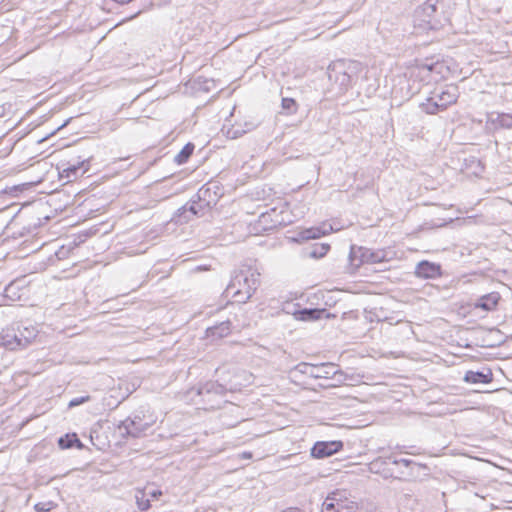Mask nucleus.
Wrapping results in <instances>:
<instances>
[{
    "instance_id": "1",
    "label": "nucleus",
    "mask_w": 512,
    "mask_h": 512,
    "mask_svg": "<svg viewBox=\"0 0 512 512\" xmlns=\"http://www.w3.org/2000/svg\"><path fill=\"white\" fill-rule=\"evenodd\" d=\"M260 275L255 261L242 264L226 287V296L231 295L237 303H246L260 284Z\"/></svg>"
},
{
    "instance_id": "2",
    "label": "nucleus",
    "mask_w": 512,
    "mask_h": 512,
    "mask_svg": "<svg viewBox=\"0 0 512 512\" xmlns=\"http://www.w3.org/2000/svg\"><path fill=\"white\" fill-rule=\"evenodd\" d=\"M361 70L362 65L360 62L340 59L328 66L327 74L331 82L337 84L340 90L346 91Z\"/></svg>"
},
{
    "instance_id": "3",
    "label": "nucleus",
    "mask_w": 512,
    "mask_h": 512,
    "mask_svg": "<svg viewBox=\"0 0 512 512\" xmlns=\"http://www.w3.org/2000/svg\"><path fill=\"white\" fill-rule=\"evenodd\" d=\"M37 329L30 326L17 325L7 328L0 334V346L8 350H21L26 348L36 337Z\"/></svg>"
},
{
    "instance_id": "4",
    "label": "nucleus",
    "mask_w": 512,
    "mask_h": 512,
    "mask_svg": "<svg viewBox=\"0 0 512 512\" xmlns=\"http://www.w3.org/2000/svg\"><path fill=\"white\" fill-rule=\"evenodd\" d=\"M296 368L304 375L315 379H331L338 374L342 375V372L338 369L337 365L333 363H300Z\"/></svg>"
},
{
    "instance_id": "5",
    "label": "nucleus",
    "mask_w": 512,
    "mask_h": 512,
    "mask_svg": "<svg viewBox=\"0 0 512 512\" xmlns=\"http://www.w3.org/2000/svg\"><path fill=\"white\" fill-rule=\"evenodd\" d=\"M437 8L433 4H424L419 7L414 14V23L416 26L436 30L440 27V21L436 18Z\"/></svg>"
},
{
    "instance_id": "6",
    "label": "nucleus",
    "mask_w": 512,
    "mask_h": 512,
    "mask_svg": "<svg viewBox=\"0 0 512 512\" xmlns=\"http://www.w3.org/2000/svg\"><path fill=\"white\" fill-rule=\"evenodd\" d=\"M152 423L144 421L139 415L128 417L121 421L118 429L122 431L123 435L133 438H140L145 435V432L151 427Z\"/></svg>"
},
{
    "instance_id": "7",
    "label": "nucleus",
    "mask_w": 512,
    "mask_h": 512,
    "mask_svg": "<svg viewBox=\"0 0 512 512\" xmlns=\"http://www.w3.org/2000/svg\"><path fill=\"white\" fill-rule=\"evenodd\" d=\"M431 95L440 104V108L446 110L450 105L457 102L459 91L455 85H446L443 88L435 89Z\"/></svg>"
},
{
    "instance_id": "8",
    "label": "nucleus",
    "mask_w": 512,
    "mask_h": 512,
    "mask_svg": "<svg viewBox=\"0 0 512 512\" xmlns=\"http://www.w3.org/2000/svg\"><path fill=\"white\" fill-rule=\"evenodd\" d=\"M343 442L339 440L318 441L311 448V456L316 459H323L341 451Z\"/></svg>"
},
{
    "instance_id": "9",
    "label": "nucleus",
    "mask_w": 512,
    "mask_h": 512,
    "mask_svg": "<svg viewBox=\"0 0 512 512\" xmlns=\"http://www.w3.org/2000/svg\"><path fill=\"white\" fill-rule=\"evenodd\" d=\"M350 494L346 490H336L328 495L330 501H333L336 509L340 512H356L358 504L349 498Z\"/></svg>"
},
{
    "instance_id": "10",
    "label": "nucleus",
    "mask_w": 512,
    "mask_h": 512,
    "mask_svg": "<svg viewBox=\"0 0 512 512\" xmlns=\"http://www.w3.org/2000/svg\"><path fill=\"white\" fill-rule=\"evenodd\" d=\"M211 208L212 207H203L202 203L193 197L190 202L177 210L176 215L180 218V221L188 222L191 220V217L188 216L187 213H190L191 216H203Z\"/></svg>"
},
{
    "instance_id": "11",
    "label": "nucleus",
    "mask_w": 512,
    "mask_h": 512,
    "mask_svg": "<svg viewBox=\"0 0 512 512\" xmlns=\"http://www.w3.org/2000/svg\"><path fill=\"white\" fill-rule=\"evenodd\" d=\"M391 457L387 458H376L368 464V470L371 473L378 474L384 479L396 478L400 479L399 476H395L394 470L390 467Z\"/></svg>"
},
{
    "instance_id": "12",
    "label": "nucleus",
    "mask_w": 512,
    "mask_h": 512,
    "mask_svg": "<svg viewBox=\"0 0 512 512\" xmlns=\"http://www.w3.org/2000/svg\"><path fill=\"white\" fill-rule=\"evenodd\" d=\"M216 185L207 184L202 186L195 194L194 198L198 199L202 203L203 207H213L217 204L220 195L215 189Z\"/></svg>"
},
{
    "instance_id": "13",
    "label": "nucleus",
    "mask_w": 512,
    "mask_h": 512,
    "mask_svg": "<svg viewBox=\"0 0 512 512\" xmlns=\"http://www.w3.org/2000/svg\"><path fill=\"white\" fill-rule=\"evenodd\" d=\"M333 230L332 226L328 223H322L318 227H310L300 231L295 238L296 241H306L310 239H317L321 236L329 234Z\"/></svg>"
},
{
    "instance_id": "14",
    "label": "nucleus",
    "mask_w": 512,
    "mask_h": 512,
    "mask_svg": "<svg viewBox=\"0 0 512 512\" xmlns=\"http://www.w3.org/2000/svg\"><path fill=\"white\" fill-rule=\"evenodd\" d=\"M415 275L423 279H435L441 275V267L433 262L421 261L416 265Z\"/></svg>"
},
{
    "instance_id": "15",
    "label": "nucleus",
    "mask_w": 512,
    "mask_h": 512,
    "mask_svg": "<svg viewBox=\"0 0 512 512\" xmlns=\"http://www.w3.org/2000/svg\"><path fill=\"white\" fill-rule=\"evenodd\" d=\"M487 123L491 124L495 130L512 129V114L490 112L487 115Z\"/></svg>"
},
{
    "instance_id": "16",
    "label": "nucleus",
    "mask_w": 512,
    "mask_h": 512,
    "mask_svg": "<svg viewBox=\"0 0 512 512\" xmlns=\"http://www.w3.org/2000/svg\"><path fill=\"white\" fill-rule=\"evenodd\" d=\"M326 314V317H329V313L324 308H303L298 309L293 312L295 319L300 321H313L318 320Z\"/></svg>"
},
{
    "instance_id": "17",
    "label": "nucleus",
    "mask_w": 512,
    "mask_h": 512,
    "mask_svg": "<svg viewBox=\"0 0 512 512\" xmlns=\"http://www.w3.org/2000/svg\"><path fill=\"white\" fill-rule=\"evenodd\" d=\"M350 264L359 267L364 263L370 264V249L365 247L351 246L349 253Z\"/></svg>"
},
{
    "instance_id": "18",
    "label": "nucleus",
    "mask_w": 512,
    "mask_h": 512,
    "mask_svg": "<svg viewBox=\"0 0 512 512\" xmlns=\"http://www.w3.org/2000/svg\"><path fill=\"white\" fill-rule=\"evenodd\" d=\"M501 296L498 292H491L481 296L475 303V308H480L484 311H492L498 305Z\"/></svg>"
},
{
    "instance_id": "19",
    "label": "nucleus",
    "mask_w": 512,
    "mask_h": 512,
    "mask_svg": "<svg viewBox=\"0 0 512 512\" xmlns=\"http://www.w3.org/2000/svg\"><path fill=\"white\" fill-rule=\"evenodd\" d=\"M227 389L222 384L216 381H209L205 384L201 385L197 389V394L202 397L210 396V395H224Z\"/></svg>"
},
{
    "instance_id": "20",
    "label": "nucleus",
    "mask_w": 512,
    "mask_h": 512,
    "mask_svg": "<svg viewBox=\"0 0 512 512\" xmlns=\"http://www.w3.org/2000/svg\"><path fill=\"white\" fill-rule=\"evenodd\" d=\"M231 326V322L227 320L209 327L206 329L207 337H211L213 340L226 337L231 333Z\"/></svg>"
},
{
    "instance_id": "21",
    "label": "nucleus",
    "mask_w": 512,
    "mask_h": 512,
    "mask_svg": "<svg viewBox=\"0 0 512 512\" xmlns=\"http://www.w3.org/2000/svg\"><path fill=\"white\" fill-rule=\"evenodd\" d=\"M493 375L490 369L487 371H467L464 376V381L467 383H482L488 384L492 381Z\"/></svg>"
},
{
    "instance_id": "22",
    "label": "nucleus",
    "mask_w": 512,
    "mask_h": 512,
    "mask_svg": "<svg viewBox=\"0 0 512 512\" xmlns=\"http://www.w3.org/2000/svg\"><path fill=\"white\" fill-rule=\"evenodd\" d=\"M58 444L61 449H69L74 446H76L78 448L83 447L82 442L80 441L77 434H75V433H72V434L68 433V434H65L64 436L60 437L58 440Z\"/></svg>"
},
{
    "instance_id": "23",
    "label": "nucleus",
    "mask_w": 512,
    "mask_h": 512,
    "mask_svg": "<svg viewBox=\"0 0 512 512\" xmlns=\"http://www.w3.org/2000/svg\"><path fill=\"white\" fill-rule=\"evenodd\" d=\"M84 166V161L77 162L75 164H71L64 168L60 172V177L65 178L67 182H70L74 179H76L79 176V170H81Z\"/></svg>"
},
{
    "instance_id": "24",
    "label": "nucleus",
    "mask_w": 512,
    "mask_h": 512,
    "mask_svg": "<svg viewBox=\"0 0 512 512\" xmlns=\"http://www.w3.org/2000/svg\"><path fill=\"white\" fill-rule=\"evenodd\" d=\"M307 250V255L310 258L319 259L324 257L328 253V251L330 250V245L327 243H316L309 247Z\"/></svg>"
},
{
    "instance_id": "25",
    "label": "nucleus",
    "mask_w": 512,
    "mask_h": 512,
    "mask_svg": "<svg viewBox=\"0 0 512 512\" xmlns=\"http://www.w3.org/2000/svg\"><path fill=\"white\" fill-rule=\"evenodd\" d=\"M195 149V146L193 143H187L174 157V161L178 164H184L188 161V159L191 157Z\"/></svg>"
},
{
    "instance_id": "26",
    "label": "nucleus",
    "mask_w": 512,
    "mask_h": 512,
    "mask_svg": "<svg viewBox=\"0 0 512 512\" xmlns=\"http://www.w3.org/2000/svg\"><path fill=\"white\" fill-rule=\"evenodd\" d=\"M4 296L12 301L20 300L22 293L18 282H11L4 289Z\"/></svg>"
},
{
    "instance_id": "27",
    "label": "nucleus",
    "mask_w": 512,
    "mask_h": 512,
    "mask_svg": "<svg viewBox=\"0 0 512 512\" xmlns=\"http://www.w3.org/2000/svg\"><path fill=\"white\" fill-rule=\"evenodd\" d=\"M420 108L425 113L431 114V115L436 114L439 111H443L442 108H440V104L436 100L433 99L432 95L430 97H428L425 102H422L420 104Z\"/></svg>"
},
{
    "instance_id": "28",
    "label": "nucleus",
    "mask_w": 512,
    "mask_h": 512,
    "mask_svg": "<svg viewBox=\"0 0 512 512\" xmlns=\"http://www.w3.org/2000/svg\"><path fill=\"white\" fill-rule=\"evenodd\" d=\"M135 498L136 504L141 511H145L150 508V501L145 498V494L143 492H137Z\"/></svg>"
},
{
    "instance_id": "29",
    "label": "nucleus",
    "mask_w": 512,
    "mask_h": 512,
    "mask_svg": "<svg viewBox=\"0 0 512 512\" xmlns=\"http://www.w3.org/2000/svg\"><path fill=\"white\" fill-rule=\"evenodd\" d=\"M282 108L288 114H292L297 111V103L293 98H283L282 99Z\"/></svg>"
},
{
    "instance_id": "30",
    "label": "nucleus",
    "mask_w": 512,
    "mask_h": 512,
    "mask_svg": "<svg viewBox=\"0 0 512 512\" xmlns=\"http://www.w3.org/2000/svg\"><path fill=\"white\" fill-rule=\"evenodd\" d=\"M391 463L393 465H404L405 467H411V466H417V467H425L424 465H421V464H418L416 462H414L413 460H410V459H405V458H402V459H392L391 458Z\"/></svg>"
},
{
    "instance_id": "31",
    "label": "nucleus",
    "mask_w": 512,
    "mask_h": 512,
    "mask_svg": "<svg viewBox=\"0 0 512 512\" xmlns=\"http://www.w3.org/2000/svg\"><path fill=\"white\" fill-rule=\"evenodd\" d=\"M55 504L52 501L39 502L35 504L34 508L37 512H49L54 508Z\"/></svg>"
},
{
    "instance_id": "32",
    "label": "nucleus",
    "mask_w": 512,
    "mask_h": 512,
    "mask_svg": "<svg viewBox=\"0 0 512 512\" xmlns=\"http://www.w3.org/2000/svg\"><path fill=\"white\" fill-rule=\"evenodd\" d=\"M385 254L383 251H373L370 249V264L380 263L384 261Z\"/></svg>"
},
{
    "instance_id": "33",
    "label": "nucleus",
    "mask_w": 512,
    "mask_h": 512,
    "mask_svg": "<svg viewBox=\"0 0 512 512\" xmlns=\"http://www.w3.org/2000/svg\"><path fill=\"white\" fill-rule=\"evenodd\" d=\"M90 400V396H81V397H75L73 399H71L68 403V407L69 408H73V407H76V406H79L83 403H86Z\"/></svg>"
},
{
    "instance_id": "34",
    "label": "nucleus",
    "mask_w": 512,
    "mask_h": 512,
    "mask_svg": "<svg viewBox=\"0 0 512 512\" xmlns=\"http://www.w3.org/2000/svg\"><path fill=\"white\" fill-rule=\"evenodd\" d=\"M276 213V209H272L271 210V213H262L261 216H260V221L262 223H267L268 222V219L272 217L273 214Z\"/></svg>"
},
{
    "instance_id": "35",
    "label": "nucleus",
    "mask_w": 512,
    "mask_h": 512,
    "mask_svg": "<svg viewBox=\"0 0 512 512\" xmlns=\"http://www.w3.org/2000/svg\"><path fill=\"white\" fill-rule=\"evenodd\" d=\"M282 225H285V221H284V218H281V219H272L271 218V225H270V228H275L277 226H282Z\"/></svg>"
},
{
    "instance_id": "36",
    "label": "nucleus",
    "mask_w": 512,
    "mask_h": 512,
    "mask_svg": "<svg viewBox=\"0 0 512 512\" xmlns=\"http://www.w3.org/2000/svg\"><path fill=\"white\" fill-rule=\"evenodd\" d=\"M239 457L241 459H251L252 453L251 452H242L241 454H239Z\"/></svg>"
},
{
    "instance_id": "37",
    "label": "nucleus",
    "mask_w": 512,
    "mask_h": 512,
    "mask_svg": "<svg viewBox=\"0 0 512 512\" xmlns=\"http://www.w3.org/2000/svg\"><path fill=\"white\" fill-rule=\"evenodd\" d=\"M283 512H302V511L300 509H298V508H290V509H288L286 511H283Z\"/></svg>"
},
{
    "instance_id": "38",
    "label": "nucleus",
    "mask_w": 512,
    "mask_h": 512,
    "mask_svg": "<svg viewBox=\"0 0 512 512\" xmlns=\"http://www.w3.org/2000/svg\"><path fill=\"white\" fill-rule=\"evenodd\" d=\"M151 495L153 497H156L157 495H161V491H159V490L158 491H153V492H151Z\"/></svg>"
},
{
    "instance_id": "39",
    "label": "nucleus",
    "mask_w": 512,
    "mask_h": 512,
    "mask_svg": "<svg viewBox=\"0 0 512 512\" xmlns=\"http://www.w3.org/2000/svg\"><path fill=\"white\" fill-rule=\"evenodd\" d=\"M67 123H68V121H66L65 123H63V125H61L58 129H60V128H62V127H64V126H66V124H67Z\"/></svg>"
},
{
    "instance_id": "40",
    "label": "nucleus",
    "mask_w": 512,
    "mask_h": 512,
    "mask_svg": "<svg viewBox=\"0 0 512 512\" xmlns=\"http://www.w3.org/2000/svg\"><path fill=\"white\" fill-rule=\"evenodd\" d=\"M61 254H62V251H58L57 256L60 258Z\"/></svg>"
},
{
    "instance_id": "41",
    "label": "nucleus",
    "mask_w": 512,
    "mask_h": 512,
    "mask_svg": "<svg viewBox=\"0 0 512 512\" xmlns=\"http://www.w3.org/2000/svg\"><path fill=\"white\" fill-rule=\"evenodd\" d=\"M87 169H83L81 172V175H83L86 172Z\"/></svg>"
}]
</instances>
